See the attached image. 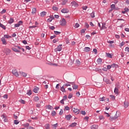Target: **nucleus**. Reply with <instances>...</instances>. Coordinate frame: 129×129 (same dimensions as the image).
I'll use <instances>...</instances> for the list:
<instances>
[{"label":"nucleus","mask_w":129,"mask_h":129,"mask_svg":"<svg viewBox=\"0 0 129 129\" xmlns=\"http://www.w3.org/2000/svg\"><path fill=\"white\" fill-rule=\"evenodd\" d=\"M76 125H77V123L74 122V123H72L71 125H70L69 126H70L71 127H74L76 126Z\"/></svg>","instance_id":"a211bd4d"},{"label":"nucleus","mask_w":129,"mask_h":129,"mask_svg":"<svg viewBox=\"0 0 129 129\" xmlns=\"http://www.w3.org/2000/svg\"><path fill=\"white\" fill-rule=\"evenodd\" d=\"M81 62H80V61L79 60V59H77L76 61V65H78V66H79L80 65Z\"/></svg>","instance_id":"473e14b6"},{"label":"nucleus","mask_w":129,"mask_h":129,"mask_svg":"<svg viewBox=\"0 0 129 129\" xmlns=\"http://www.w3.org/2000/svg\"><path fill=\"white\" fill-rule=\"evenodd\" d=\"M46 15H47V12H46L45 11L42 12L40 13V16L41 17H45V16H46Z\"/></svg>","instance_id":"f3484780"},{"label":"nucleus","mask_w":129,"mask_h":129,"mask_svg":"<svg viewBox=\"0 0 129 129\" xmlns=\"http://www.w3.org/2000/svg\"><path fill=\"white\" fill-rule=\"evenodd\" d=\"M64 110H70V108L69 106H65Z\"/></svg>","instance_id":"a19ab883"},{"label":"nucleus","mask_w":129,"mask_h":129,"mask_svg":"<svg viewBox=\"0 0 129 129\" xmlns=\"http://www.w3.org/2000/svg\"><path fill=\"white\" fill-rule=\"evenodd\" d=\"M125 43L123 42H122L120 44V48H121L122 47V46H124Z\"/></svg>","instance_id":"bf43d9fd"},{"label":"nucleus","mask_w":129,"mask_h":129,"mask_svg":"<svg viewBox=\"0 0 129 129\" xmlns=\"http://www.w3.org/2000/svg\"><path fill=\"white\" fill-rule=\"evenodd\" d=\"M66 99H67V95H65L63 97V99L62 100H66Z\"/></svg>","instance_id":"69168bd1"},{"label":"nucleus","mask_w":129,"mask_h":129,"mask_svg":"<svg viewBox=\"0 0 129 129\" xmlns=\"http://www.w3.org/2000/svg\"><path fill=\"white\" fill-rule=\"evenodd\" d=\"M73 111H74L75 113H79V109L76 108H72Z\"/></svg>","instance_id":"9d476101"},{"label":"nucleus","mask_w":129,"mask_h":129,"mask_svg":"<svg viewBox=\"0 0 129 129\" xmlns=\"http://www.w3.org/2000/svg\"><path fill=\"white\" fill-rule=\"evenodd\" d=\"M58 41H59V39L55 38V39H53V43H57V42H58Z\"/></svg>","instance_id":"79ce46f5"},{"label":"nucleus","mask_w":129,"mask_h":129,"mask_svg":"<svg viewBox=\"0 0 129 129\" xmlns=\"http://www.w3.org/2000/svg\"><path fill=\"white\" fill-rule=\"evenodd\" d=\"M111 67L112 68H114V67H115V66H116V64L115 63H113L112 65H111Z\"/></svg>","instance_id":"338daca9"},{"label":"nucleus","mask_w":129,"mask_h":129,"mask_svg":"<svg viewBox=\"0 0 129 129\" xmlns=\"http://www.w3.org/2000/svg\"><path fill=\"white\" fill-rule=\"evenodd\" d=\"M61 13L63 14H68L69 13V10L68 9H63L61 10Z\"/></svg>","instance_id":"0eeeda50"},{"label":"nucleus","mask_w":129,"mask_h":129,"mask_svg":"<svg viewBox=\"0 0 129 129\" xmlns=\"http://www.w3.org/2000/svg\"><path fill=\"white\" fill-rule=\"evenodd\" d=\"M54 33L55 34V35H60V34H61L60 32L59 31H54Z\"/></svg>","instance_id":"c03bdc74"},{"label":"nucleus","mask_w":129,"mask_h":129,"mask_svg":"<svg viewBox=\"0 0 129 129\" xmlns=\"http://www.w3.org/2000/svg\"><path fill=\"white\" fill-rule=\"evenodd\" d=\"M114 92L115 94H118V89L115 87L114 90Z\"/></svg>","instance_id":"b1692460"},{"label":"nucleus","mask_w":129,"mask_h":129,"mask_svg":"<svg viewBox=\"0 0 129 129\" xmlns=\"http://www.w3.org/2000/svg\"><path fill=\"white\" fill-rule=\"evenodd\" d=\"M60 90L62 91V92H66V91L65 90V88H64V86H62L60 88Z\"/></svg>","instance_id":"72a5a7b5"},{"label":"nucleus","mask_w":129,"mask_h":129,"mask_svg":"<svg viewBox=\"0 0 129 129\" xmlns=\"http://www.w3.org/2000/svg\"><path fill=\"white\" fill-rule=\"evenodd\" d=\"M72 7H74V8H77L79 7V5L75 1H73L71 3Z\"/></svg>","instance_id":"20e7f679"},{"label":"nucleus","mask_w":129,"mask_h":129,"mask_svg":"<svg viewBox=\"0 0 129 129\" xmlns=\"http://www.w3.org/2000/svg\"><path fill=\"white\" fill-rule=\"evenodd\" d=\"M63 109H61L59 113V115H62V114H63Z\"/></svg>","instance_id":"052dcab7"},{"label":"nucleus","mask_w":129,"mask_h":129,"mask_svg":"<svg viewBox=\"0 0 129 129\" xmlns=\"http://www.w3.org/2000/svg\"><path fill=\"white\" fill-rule=\"evenodd\" d=\"M68 2V0H62V2H61V5L62 6H64V5H66V4H67Z\"/></svg>","instance_id":"4be33fe9"},{"label":"nucleus","mask_w":129,"mask_h":129,"mask_svg":"<svg viewBox=\"0 0 129 129\" xmlns=\"http://www.w3.org/2000/svg\"><path fill=\"white\" fill-rule=\"evenodd\" d=\"M0 27L1 28H2L3 30H6V26L4 25V24L0 23Z\"/></svg>","instance_id":"c756f323"},{"label":"nucleus","mask_w":129,"mask_h":129,"mask_svg":"<svg viewBox=\"0 0 129 129\" xmlns=\"http://www.w3.org/2000/svg\"><path fill=\"white\" fill-rule=\"evenodd\" d=\"M35 28H37V26H32L29 27V29H35Z\"/></svg>","instance_id":"3c124183"},{"label":"nucleus","mask_w":129,"mask_h":129,"mask_svg":"<svg viewBox=\"0 0 129 129\" xmlns=\"http://www.w3.org/2000/svg\"><path fill=\"white\" fill-rule=\"evenodd\" d=\"M1 41L3 45H7V44H8V43H7V41H6V38H5L4 37H2L1 38Z\"/></svg>","instance_id":"6e6552de"},{"label":"nucleus","mask_w":129,"mask_h":129,"mask_svg":"<svg viewBox=\"0 0 129 129\" xmlns=\"http://www.w3.org/2000/svg\"><path fill=\"white\" fill-rule=\"evenodd\" d=\"M103 81H105V82H106V84H110V82L109 81V80H108L107 79L104 78Z\"/></svg>","instance_id":"dca6fc26"},{"label":"nucleus","mask_w":129,"mask_h":129,"mask_svg":"<svg viewBox=\"0 0 129 129\" xmlns=\"http://www.w3.org/2000/svg\"><path fill=\"white\" fill-rule=\"evenodd\" d=\"M73 89L76 90L78 89V85L75 84L73 86Z\"/></svg>","instance_id":"7c9ffc66"},{"label":"nucleus","mask_w":129,"mask_h":129,"mask_svg":"<svg viewBox=\"0 0 129 129\" xmlns=\"http://www.w3.org/2000/svg\"><path fill=\"white\" fill-rule=\"evenodd\" d=\"M49 28L50 29V30H55V27L54 26H49Z\"/></svg>","instance_id":"680f3d73"},{"label":"nucleus","mask_w":129,"mask_h":129,"mask_svg":"<svg viewBox=\"0 0 129 129\" xmlns=\"http://www.w3.org/2000/svg\"><path fill=\"white\" fill-rule=\"evenodd\" d=\"M24 125L25 127H27L28 128V127H29V125H30V124L29 123H26V124H24Z\"/></svg>","instance_id":"37998d69"},{"label":"nucleus","mask_w":129,"mask_h":129,"mask_svg":"<svg viewBox=\"0 0 129 129\" xmlns=\"http://www.w3.org/2000/svg\"><path fill=\"white\" fill-rule=\"evenodd\" d=\"M99 100L100 101H105V97L100 98Z\"/></svg>","instance_id":"c9c22d12"},{"label":"nucleus","mask_w":129,"mask_h":129,"mask_svg":"<svg viewBox=\"0 0 129 129\" xmlns=\"http://www.w3.org/2000/svg\"><path fill=\"white\" fill-rule=\"evenodd\" d=\"M51 125L52 128L56 129V127H58V123H56V124H52Z\"/></svg>","instance_id":"412c9836"},{"label":"nucleus","mask_w":129,"mask_h":129,"mask_svg":"<svg viewBox=\"0 0 129 129\" xmlns=\"http://www.w3.org/2000/svg\"><path fill=\"white\" fill-rule=\"evenodd\" d=\"M65 117L67 120H70L71 118H72V116H71V115H66Z\"/></svg>","instance_id":"ddd939ff"},{"label":"nucleus","mask_w":129,"mask_h":129,"mask_svg":"<svg viewBox=\"0 0 129 129\" xmlns=\"http://www.w3.org/2000/svg\"><path fill=\"white\" fill-rule=\"evenodd\" d=\"M19 120H14V123H15V124H18V123H19Z\"/></svg>","instance_id":"13d9d810"},{"label":"nucleus","mask_w":129,"mask_h":129,"mask_svg":"<svg viewBox=\"0 0 129 129\" xmlns=\"http://www.w3.org/2000/svg\"><path fill=\"white\" fill-rule=\"evenodd\" d=\"M84 52H88L90 51V47H86L84 49Z\"/></svg>","instance_id":"9b49d317"},{"label":"nucleus","mask_w":129,"mask_h":129,"mask_svg":"<svg viewBox=\"0 0 129 129\" xmlns=\"http://www.w3.org/2000/svg\"><path fill=\"white\" fill-rule=\"evenodd\" d=\"M39 97H38V96H35V97H34V101H35V102H36V101H38V100H39Z\"/></svg>","instance_id":"e433bc0d"},{"label":"nucleus","mask_w":129,"mask_h":129,"mask_svg":"<svg viewBox=\"0 0 129 129\" xmlns=\"http://www.w3.org/2000/svg\"><path fill=\"white\" fill-rule=\"evenodd\" d=\"M111 11H109V12H111L112 10H115V5L114 4H112L111 5Z\"/></svg>","instance_id":"6ab92c4d"},{"label":"nucleus","mask_w":129,"mask_h":129,"mask_svg":"<svg viewBox=\"0 0 129 129\" xmlns=\"http://www.w3.org/2000/svg\"><path fill=\"white\" fill-rule=\"evenodd\" d=\"M60 26H66V20L63 18L61 21H60Z\"/></svg>","instance_id":"7ed1b4c3"},{"label":"nucleus","mask_w":129,"mask_h":129,"mask_svg":"<svg viewBox=\"0 0 129 129\" xmlns=\"http://www.w3.org/2000/svg\"><path fill=\"white\" fill-rule=\"evenodd\" d=\"M103 29H106V27L103 25V24H102V26L101 27V30H103Z\"/></svg>","instance_id":"5fc2aeb1"},{"label":"nucleus","mask_w":129,"mask_h":129,"mask_svg":"<svg viewBox=\"0 0 129 129\" xmlns=\"http://www.w3.org/2000/svg\"><path fill=\"white\" fill-rule=\"evenodd\" d=\"M23 25V21H20L18 23L15 24V28H18L20 26H22Z\"/></svg>","instance_id":"39448f33"},{"label":"nucleus","mask_w":129,"mask_h":129,"mask_svg":"<svg viewBox=\"0 0 129 129\" xmlns=\"http://www.w3.org/2000/svg\"><path fill=\"white\" fill-rule=\"evenodd\" d=\"M45 127L46 129H50V126L49 125V124H46L45 125Z\"/></svg>","instance_id":"de8ad7c7"},{"label":"nucleus","mask_w":129,"mask_h":129,"mask_svg":"<svg viewBox=\"0 0 129 129\" xmlns=\"http://www.w3.org/2000/svg\"><path fill=\"white\" fill-rule=\"evenodd\" d=\"M12 50H13V51H14V52H20V50H19L18 49V48H16V47H13L12 48Z\"/></svg>","instance_id":"c85d7f7f"},{"label":"nucleus","mask_w":129,"mask_h":129,"mask_svg":"<svg viewBox=\"0 0 129 129\" xmlns=\"http://www.w3.org/2000/svg\"><path fill=\"white\" fill-rule=\"evenodd\" d=\"M27 94L28 95H31L32 94V91L31 90H28L27 92Z\"/></svg>","instance_id":"f704fd0d"},{"label":"nucleus","mask_w":129,"mask_h":129,"mask_svg":"<svg viewBox=\"0 0 129 129\" xmlns=\"http://www.w3.org/2000/svg\"><path fill=\"white\" fill-rule=\"evenodd\" d=\"M53 19H54V17H50V18L48 19H47V22H48V23H51V21L53 20Z\"/></svg>","instance_id":"4c0bfd02"},{"label":"nucleus","mask_w":129,"mask_h":129,"mask_svg":"<svg viewBox=\"0 0 129 129\" xmlns=\"http://www.w3.org/2000/svg\"><path fill=\"white\" fill-rule=\"evenodd\" d=\"M91 129H97V125L94 124L91 126Z\"/></svg>","instance_id":"a878e982"},{"label":"nucleus","mask_w":129,"mask_h":129,"mask_svg":"<svg viewBox=\"0 0 129 129\" xmlns=\"http://www.w3.org/2000/svg\"><path fill=\"white\" fill-rule=\"evenodd\" d=\"M79 26H80L79 24L76 23V24H75V28H79Z\"/></svg>","instance_id":"0e129e2a"},{"label":"nucleus","mask_w":129,"mask_h":129,"mask_svg":"<svg viewBox=\"0 0 129 129\" xmlns=\"http://www.w3.org/2000/svg\"><path fill=\"white\" fill-rule=\"evenodd\" d=\"M93 52H94L95 54H97V49L96 48H94L93 49Z\"/></svg>","instance_id":"e2e57ef3"},{"label":"nucleus","mask_w":129,"mask_h":129,"mask_svg":"<svg viewBox=\"0 0 129 129\" xmlns=\"http://www.w3.org/2000/svg\"><path fill=\"white\" fill-rule=\"evenodd\" d=\"M110 97H111L112 100H114V99H115V97L113 95H110Z\"/></svg>","instance_id":"ea45409f"},{"label":"nucleus","mask_w":129,"mask_h":129,"mask_svg":"<svg viewBox=\"0 0 129 129\" xmlns=\"http://www.w3.org/2000/svg\"><path fill=\"white\" fill-rule=\"evenodd\" d=\"M125 52H128V53H129V47H126L125 48Z\"/></svg>","instance_id":"864d4df0"},{"label":"nucleus","mask_w":129,"mask_h":129,"mask_svg":"<svg viewBox=\"0 0 129 129\" xmlns=\"http://www.w3.org/2000/svg\"><path fill=\"white\" fill-rule=\"evenodd\" d=\"M7 12V10L5 9H3V11L1 12V14H6Z\"/></svg>","instance_id":"4d7b16f0"},{"label":"nucleus","mask_w":129,"mask_h":129,"mask_svg":"<svg viewBox=\"0 0 129 129\" xmlns=\"http://www.w3.org/2000/svg\"><path fill=\"white\" fill-rule=\"evenodd\" d=\"M73 97V95H72V94H70L68 96V98H69V99H71V98H72Z\"/></svg>","instance_id":"603ef678"},{"label":"nucleus","mask_w":129,"mask_h":129,"mask_svg":"<svg viewBox=\"0 0 129 129\" xmlns=\"http://www.w3.org/2000/svg\"><path fill=\"white\" fill-rule=\"evenodd\" d=\"M124 107L125 108H126L127 107H128L129 105V103L127 102H124Z\"/></svg>","instance_id":"393cba45"},{"label":"nucleus","mask_w":129,"mask_h":129,"mask_svg":"<svg viewBox=\"0 0 129 129\" xmlns=\"http://www.w3.org/2000/svg\"><path fill=\"white\" fill-rule=\"evenodd\" d=\"M32 13V14H36L37 13V9L35 8H33Z\"/></svg>","instance_id":"2f4dec72"},{"label":"nucleus","mask_w":129,"mask_h":129,"mask_svg":"<svg viewBox=\"0 0 129 129\" xmlns=\"http://www.w3.org/2000/svg\"><path fill=\"white\" fill-rule=\"evenodd\" d=\"M46 108L47 109H53V107L52 106L50 105H48L46 106Z\"/></svg>","instance_id":"cd10ccee"},{"label":"nucleus","mask_w":129,"mask_h":129,"mask_svg":"<svg viewBox=\"0 0 129 129\" xmlns=\"http://www.w3.org/2000/svg\"><path fill=\"white\" fill-rule=\"evenodd\" d=\"M12 74L16 77H18L19 76V73L16 70L12 71Z\"/></svg>","instance_id":"423d86ee"},{"label":"nucleus","mask_w":129,"mask_h":129,"mask_svg":"<svg viewBox=\"0 0 129 129\" xmlns=\"http://www.w3.org/2000/svg\"><path fill=\"white\" fill-rule=\"evenodd\" d=\"M87 6H83L82 7V9L85 11H86V10H87Z\"/></svg>","instance_id":"49530a36"},{"label":"nucleus","mask_w":129,"mask_h":129,"mask_svg":"<svg viewBox=\"0 0 129 129\" xmlns=\"http://www.w3.org/2000/svg\"><path fill=\"white\" fill-rule=\"evenodd\" d=\"M4 38H6V39H9V38H12V36L8 35H4Z\"/></svg>","instance_id":"58836bf2"},{"label":"nucleus","mask_w":129,"mask_h":129,"mask_svg":"<svg viewBox=\"0 0 129 129\" xmlns=\"http://www.w3.org/2000/svg\"><path fill=\"white\" fill-rule=\"evenodd\" d=\"M33 92L35 93H38V91H39V88L37 87H35L33 90Z\"/></svg>","instance_id":"4468645a"},{"label":"nucleus","mask_w":129,"mask_h":129,"mask_svg":"<svg viewBox=\"0 0 129 129\" xmlns=\"http://www.w3.org/2000/svg\"><path fill=\"white\" fill-rule=\"evenodd\" d=\"M4 52L6 53V55H9L11 53V50L9 48H5L4 49Z\"/></svg>","instance_id":"1a4fd4ad"},{"label":"nucleus","mask_w":129,"mask_h":129,"mask_svg":"<svg viewBox=\"0 0 129 129\" xmlns=\"http://www.w3.org/2000/svg\"><path fill=\"white\" fill-rule=\"evenodd\" d=\"M111 69V66L110 65L107 66V69Z\"/></svg>","instance_id":"774afa93"},{"label":"nucleus","mask_w":129,"mask_h":129,"mask_svg":"<svg viewBox=\"0 0 129 129\" xmlns=\"http://www.w3.org/2000/svg\"><path fill=\"white\" fill-rule=\"evenodd\" d=\"M52 10H53V11H56V12H58V10H59V8H58V7H57L53 6L52 7Z\"/></svg>","instance_id":"bb28decb"},{"label":"nucleus","mask_w":129,"mask_h":129,"mask_svg":"<svg viewBox=\"0 0 129 129\" xmlns=\"http://www.w3.org/2000/svg\"><path fill=\"white\" fill-rule=\"evenodd\" d=\"M119 116V113H117V112H116L115 116H110L109 117V120H111L112 121V120H115V119H117L118 117Z\"/></svg>","instance_id":"f257e3e1"},{"label":"nucleus","mask_w":129,"mask_h":129,"mask_svg":"<svg viewBox=\"0 0 129 129\" xmlns=\"http://www.w3.org/2000/svg\"><path fill=\"white\" fill-rule=\"evenodd\" d=\"M3 98H4L5 99H8V95L5 94L3 96Z\"/></svg>","instance_id":"6e6d98bb"},{"label":"nucleus","mask_w":129,"mask_h":129,"mask_svg":"<svg viewBox=\"0 0 129 129\" xmlns=\"http://www.w3.org/2000/svg\"><path fill=\"white\" fill-rule=\"evenodd\" d=\"M20 74L22 76H23V77H26L27 76V74L23 72H20Z\"/></svg>","instance_id":"aec40b11"},{"label":"nucleus","mask_w":129,"mask_h":129,"mask_svg":"<svg viewBox=\"0 0 129 129\" xmlns=\"http://www.w3.org/2000/svg\"><path fill=\"white\" fill-rule=\"evenodd\" d=\"M56 115V112L55 111H52V112H51V115L52 116H55Z\"/></svg>","instance_id":"a18cd8bd"},{"label":"nucleus","mask_w":129,"mask_h":129,"mask_svg":"<svg viewBox=\"0 0 129 129\" xmlns=\"http://www.w3.org/2000/svg\"><path fill=\"white\" fill-rule=\"evenodd\" d=\"M15 22V20H14V18H11L8 21V23L9 24H13Z\"/></svg>","instance_id":"2eb2a0df"},{"label":"nucleus","mask_w":129,"mask_h":129,"mask_svg":"<svg viewBox=\"0 0 129 129\" xmlns=\"http://www.w3.org/2000/svg\"><path fill=\"white\" fill-rule=\"evenodd\" d=\"M97 64H101L102 63V59L101 58H99L97 60Z\"/></svg>","instance_id":"f8f14e48"},{"label":"nucleus","mask_w":129,"mask_h":129,"mask_svg":"<svg viewBox=\"0 0 129 129\" xmlns=\"http://www.w3.org/2000/svg\"><path fill=\"white\" fill-rule=\"evenodd\" d=\"M90 16L91 18H94L95 16L94 15V12H93L92 13H91Z\"/></svg>","instance_id":"09e8293b"},{"label":"nucleus","mask_w":129,"mask_h":129,"mask_svg":"<svg viewBox=\"0 0 129 129\" xmlns=\"http://www.w3.org/2000/svg\"><path fill=\"white\" fill-rule=\"evenodd\" d=\"M81 114H83V115H85L86 114V112H85V111H81Z\"/></svg>","instance_id":"8fccbe9b"},{"label":"nucleus","mask_w":129,"mask_h":129,"mask_svg":"<svg viewBox=\"0 0 129 129\" xmlns=\"http://www.w3.org/2000/svg\"><path fill=\"white\" fill-rule=\"evenodd\" d=\"M62 50V44H60L57 47L54 49V52H60Z\"/></svg>","instance_id":"f03ea898"},{"label":"nucleus","mask_w":129,"mask_h":129,"mask_svg":"<svg viewBox=\"0 0 129 129\" xmlns=\"http://www.w3.org/2000/svg\"><path fill=\"white\" fill-rule=\"evenodd\" d=\"M106 55L108 58H112V55L109 53H106Z\"/></svg>","instance_id":"5701e85b"}]
</instances>
